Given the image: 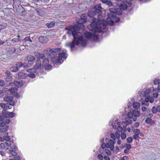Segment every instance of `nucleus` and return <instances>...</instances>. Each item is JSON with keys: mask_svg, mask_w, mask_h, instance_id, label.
<instances>
[{"mask_svg": "<svg viewBox=\"0 0 160 160\" xmlns=\"http://www.w3.org/2000/svg\"><path fill=\"white\" fill-rule=\"evenodd\" d=\"M152 90L150 88H149L146 90L145 91L146 95H148L151 92Z\"/></svg>", "mask_w": 160, "mask_h": 160, "instance_id": "obj_45", "label": "nucleus"}, {"mask_svg": "<svg viewBox=\"0 0 160 160\" xmlns=\"http://www.w3.org/2000/svg\"><path fill=\"white\" fill-rule=\"evenodd\" d=\"M24 40L26 42H27L28 41H30L31 42H32V41L31 39L29 37H26L24 39Z\"/></svg>", "mask_w": 160, "mask_h": 160, "instance_id": "obj_53", "label": "nucleus"}, {"mask_svg": "<svg viewBox=\"0 0 160 160\" xmlns=\"http://www.w3.org/2000/svg\"><path fill=\"white\" fill-rule=\"evenodd\" d=\"M139 135L138 134H135L132 136L133 138L136 140H137L138 138H139Z\"/></svg>", "mask_w": 160, "mask_h": 160, "instance_id": "obj_50", "label": "nucleus"}, {"mask_svg": "<svg viewBox=\"0 0 160 160\" xmlns=\"http://www.w3.org/2000/svg\"><path fill=\"white\" fill-rule=\"evenodd\" d=\"M13 98L12 96H7L4 98L3 99L5 101L7 102H10L9 105L13 106L15 105V102L13 101Z\"/></svg>", "mask_w": 160, "mask_h": 160, "instance_id": "obj_10", "label": "nucleus"}, {"mask_svg": "<svg viewBox=\"0 0 160 160\" xmlns=\"http://www.w3.org/2000/svg\"><path fill=\"white\" fill-rule=\"evenodd\" d=\"M84 37L87 38H91L92 37L93 38H95L96 39H98V36L96 35L93 34L91 33L88 32H86L83 34Z\"/></svg>", "mask_w": 160, "mask_h": 160, "instance_id": "obj_11", "label": "nucleus"}, {"mask_svg": "<svg viewBox=\"0 0 160 160\" xmlns=\"http://www.w3.org/2000/svg\"><path fill=\"white\" fill-rule=\"evenodd\" d=\"M7 113H8L7 116L9 118H12L15 116V114L13 112H9L7 111Z\"/></svg>", "mask_w": 160, "mask_h": 160, "instance_id": "obj_30", "label": "nucleus"}, {"mask_svg": "<svg viewBox=\"0 0 160 160\" xmlns=\"http://www.w3.org/2000/svg\"><path fill=\"white\" fill-rule=\"evenodd\" d=\"M140 103L138 102H134L133 104V107L136 109H138L140 107Z\"/></svg>", "mask_w": 160, "mask_h": 160, "instance_id": "obj_31", "label": "nucleus"}, {"mask_svg": "<svg viewBox=\"0 0 160 160\" xmlns=\"http://www.w3.org/2000/svg\"><path fill=\"white\" fill-rule=\"evenodd\" d=\"M115 143V142L113 140L110 139V141L109 142L110 145H114Z\"/></svg>", "mask_w": 160, "mask_h": 160, "instance_id": "obj_59", "label": "nucleus"}, {"mask_svg": "<svg viewBox=\"0 0 160 160\" xmlns=\"http://www.w3.org/2000/svg\"><path fill=\"white\" fill-rule=\"evenodd\" d=\"M126 137V134L124 133L123 132L121 134V138L122 139H124Z\"/></svg>", "mask_w": 160, "mask_h": 160, "instance_id": "obj_48", "label": "nucleus"}, {"mask_svg": "<svg viewBox=\"0 0 160 160\" xmlns=\"http://www.w3.org/2000/svg\"><path fill=\"white\" fill-rule=\"evenodd\" d=\"M104 10V8L101 6V3L97 4L94 5L92 11H89L88 15L90 18L97 16L98 18L101 19L102 17V14Z\"/></svg>", "mask_w": 160, "mask_h": 160, "instance_id": "obj_4", "label": "nucleus"}, {"mask_svg": "<svg viewBox=\"0 0 160 160\" xmlns=\"http://www.w3.org/2000/svg\"><path fill=\"white\" fill-rule=\"evenodd\" d=\"M126 149L129 150L132 148L131 145L129 144H125Z\"/></svg>", "mask_w": 160, "mask_h": 160, "instance_id": "obj_47", "label": "nucleus"}, {"mask_svg": "<svg viewBox=\"0 0 160 160\" xmlns=\"http://www.w3.org/2000/svg\"><path fill=\"white\" fill-rule=\"evenodd\" d=\"M6 125V122L4 121L0 122V127H3L5 126Z\"/></svg>", "mask_w": 160, "mask_h": 160, "instance_id": "obj_57", "label": "nucleus"}, {"mask_svg": "<svg viewBox=\"0 0 160 160\" xmlns=\"http://www.w3.org/2000/svg\"><path fill=\"white\" fill-rule=\"evenodd\" d=\"M119 122H118L117 124H118V126L117 128V129L118 131L119 132H121V133L122 132V131L123 130V128H122L121 126H119Z\"/></svg>", "mask_w": 160, "mask_h": 160, "instance_id": "obj_36", "label": "nucleus"}, {"mask_svg": "<svg viewBox=\"0 0 160 160\" xmlns=\"http://www.w3.org/2000/svg\"><path fill=\"white\" fill-rule=\"evenodd\" d=\"M8 51L10 54L14 53L15 52V49L14 47H10L8 49Z\"/></svg>", "mask_w": 160, "mask_h": 160, "instance_id": "obj_27", "label": "nucleus"}, {"mask_svg": "<svg viewBox=\"0 0 160 160\" xmlns=\"http://www.w3.org/2000/svg\"><path fill=\"white\" fill-rule=\"evenodd\" d=\"M18 78L19 79H23L26 78L27 77V74L22 72H19L18 73Z\"/></svg>", "mask_w": 160, "mask_h": 160, "instance_id": "obj_15", "label": "nucleus"}, {"mask_svg": "<svg viewBox=\"0 0 160 160\" xmlns=\"http://www.w3.org/2000/svg\"><path fill=\"white\" fill-rule=\"evenodd\" d=\"M8 103H0V106L3 109H6V106L7 105H8Z\"/></svg>", "mask_w": 160, "mask_h": 160, "instance_id": "obj_43", "label": "nucleus"}, {"mask_svg": "<svg viewBox=\"0 0 160 160\" xmlns=\"http://www.w3.org/2000/svg\"><path fill=\"white\" fill-rule=\"evenodd\" d=\"M133 132L136 133V134H138V135H139V133H140V130L138 129H134L133 131Z\"/></svg>", "mask_w": 160, "mask_h": 160, "instance_id": "obj_52", "label": "nucleus"}, {"mask_svg": "<svg viewBox=\"0 0 160 160\" xmlns=\"http://www.w3.org/2000/svg\"><path fill=\"white\" fill-rule=\"evenodd\" d=\"M100 1L103 4L107 5L109 7L112 5V2L110 0H100Z\"/></svg>", "mask_w": 160, "mask_h": 160, "instance_id": "obj_16", "label": "nucleus"}, {"mask_svg": "<svg viewBox=\"0 0 160 160\" xmlns=\"http://www.w3.org/2000/svg\"><path fill=\"white\" fill-rule=\"evenodd\" d=\"M27 76L30 78H34L35 77V75L33 73H31L27 74Z\"/></svg>", "mask_w": 160, "mask_h": 160, "instance_id": "obj_44", "label": "nucleus"}, {"mask_svg": "<svg viewBox=\"0 0 160 160\" xmlns=\"http://www.w3.org/2000/svg\"><path fill=\"white\" fill-rule=\"evenodd\" d=\"M48 58H44L42 62L43 69L44 68L45 70H50L52 67V65L49 63V61Z\"/></svg>", "mask_w": 160, "mask_h": 160, "instance_id": "obj_9", "label": "nucleus"}, {"mask_svg": "<svg viewBox=\"0 0 160 160\" xmlns=\"http://www.w3.org/2000/svg\"><path fill=\"white\" fill-rule=\"evenodd\" d=\"M35 56L38 58L37 59H40L43 58L45 57L44 54L40 53L39 52H37L36 53Z\"/></svg>", "mask_w": 160, "mask_h": 160, "instance_id": "obj_17", "label": "nucleus"}, {"mask_svg": "<svg viewBox=\"0 0 160 160\" xmlns=\"http://www.w3.org/2000/svg\"><path fill=\"white\" fill-rule=\"evenodd\" d=\"M151 121L152 119L148 117L146 118V119L145 121V122L149 124L151 122Z\"/></svg>", "mask_w": 160, "mask_h": 160, "instance_id": "obj_42", "label": "nucleus"}, {"mask_svg": "<svg viewBox=\"0 0 160 160\" xmlns=\"http://www.w3.org/2000/svg\"><path fill=\"white\" fill-rule=\"evenodd\" d=\"M55 24V22L52 21L50 23H47L46 24V26L49 28H51L53 27Z\"/></svg>", "mask_w": 160, "mask_h": 160, "instance_id": "obj_26", "label": "nucleus"}, {"mask_svg": "<svg viewBox=\"0 0 160 160\" xmlns=\"http://www.w3.org/2000/svg\"><path fill=\"white\" fill-rule=\"evenodd\" d=\"M97 19L93 17L92 18L89 17L88 19V21L91 22V20L92 22L90 25H88L87 28L90 31L94 32H97L98 31V22L97 21Z\"/></svg>", "mask_w": 160, "mask_h": 160, "instance_id": "obj_5", "label": "nucleus"}, {"mask_svg": "<svg viewBox=\"0 0 160 160\" xmlns=\"http://www.w3.org/2000/svg\"><path fill=\"white\" fill-rule=\"evenodd\" d=\"M14 96L15 97H16L17 98H18L20 96L18 92H16L14 94Z\"/></svg>", "mask_w": 160, "mask_h": 160, "instance_id": "obj_60", "label": "nucleus"}, {"mask_svg": "<svg viewBox=\"0 0 160 160\" xmlns=\"http://www.w3.org/2000/svg\"><path fill=\"white\" fill-rule=\"evenodd\" d=\"M118 7L112 8L109 9L110 12L116 13L118 15H121L122 14L123 10L127 9L128 6L124 1L119 0L116 2Z\"/></svg>", "mask_w": 160, "mask_h": 160, "instance_id": "obj_3", "label": "nucleus"}, {"mask_svg": "<svg viewBox=\"0 0 160 160\" xmlns=\"http://www.w3.org/2000/svg\"><path fill=\"white\" fill-rule=\"evenodd\" d=\"M148 97L149 99V102L151 103H152L154 101V98L153 97H150L149 95L148 96Z\"/></svg>", "mask_w": 160, "mask_h": 160, "instance_id": "obj_55", "label": "nucleus"}, {"mask_svg": "<svg viewBox=\"0 0 160 160\" xmlns=\"http://www.w3.org/2000/svg\"><path fill=\"white\" fill-rule=\"evenodd\" d=\"M5 74L6 76H7V77L11 76V73L9 71H8V70L6 71L5 72Z\"/></svg>", "mask_w": 160, "mask_h": 160, "instance_id": "obj_54", "label": "nucleus"}, {"mask_svg": "<svg viewBox=\"0 0 160 160\" xmlns=\"http://www.w3.org/2000/svg\"><path fill=\"white\" fill-rule=\"evenodd\" d=\"M12 78V76H8L7 77L5 78V80L7 82H10Z\"/></svg>", "mask_w": 160, "mask_h": 160, "instance_id": "obj_39", "label": "nucleus"}, {"mask_svg": "<svg viewBox=\"0 0 160 160\" xmlns=\"http://www.w3.org/2000/svg\"><path fill=\"white\" fill-rule=\"evenodd\" d=\"M47 39L46 37L40 36L39 38V41L42 43H45L46 42Z\"/></svg>", "mask_w": 160, "mask_h": 160, "instance_id": "obj_24", "label": "nucleus"}, {"mask_svg": "<svg viewBox=\"0 0 160 160\" xmlns=\"http://www.w3.org/2000/svg\"><path fill=\"white\" fill-rule=\"evenodd\" d=\"M28 62L29 64H31L35 59V58L33 56H30L28 57Z\"/></svg>", "mask_w": 160, "mask_h": 160, "instance_id": "obj_21", "label": "nucleus"}, {"mask_svg": "<svg viewBox=\"0 0 160 160\" xmlns=\"http://www.w3.org/2000/svg\"><path fill=\"white\" fill-rule=\"evenodd\" d=\"M97 21L98 22L97 32H104V31L103 30L105 29L108 26L107 22L104 20H103L102 18L101 19L98 18Z\"/></svg>", "mask_w": 160, "mask_h": 160, "instance_id": "obj_7", "label": "nucleus"}, {"mask_svg": "<svg viewBox=\"0 0 160 160\" xmlns=\"http://www.w3.org/2000/svg\"><path fill=\"white\" fill-rule=\"evenodd\" d=\"M12 8H4L2 10V12L5 14H9L11 12Z\"/></svg>", "mask_w": 160, "mask_h": 160, "instance_id": "obj_23", "label": "nucleus"}, {"mask_svg": "<svg viewBox=\"0 0 160 160\" xmlns=\"http://www.w3.org/2000/svg\"><path fill=\"white\" fill-rule=\"evenodd\" d=\"M5 121H4L6 122V124H9L10 122V119L8 118L7 116H6L5 117Z\"/></svg>", "mask_w": 160, "mask_h": 160, "instance_id": "obj_40", "label": "nucleus"}, {"mask_svg": "<svg viewBox=\"0 0 160 160\" xmlns=\"http://www.w3.org/2000/svg\"><path fill=\"white\" fill-rule=\"evenodd\" d=\"M10 153L11 154L12 156H16L17 155V152L15 151L14 150H10Z\"/></svg>", "mask_w": 160, "mask_h": 160, "instance_id": "obj_37", "label": "nucleus"}, {"mask_svg": "<svg viewBox=\"0 0 160 160\" xmlns=\"http://www.w3.org/2000/svg\"><path fill=\"white\" fill-rule=\"evenodd\" d=\"M34 67L36 69L42 70L43 69L42 65V64L40 60L37 59Z\"/></svg>", "mask_w": 160, "mask_h": 160, "instance_id": "obj_12", "label": "nucleus"}, {"mask_svg": "<svg viewBox=\"0 0 160 160\" xmlns=\"http://www.w3.org/2000/svg\"><path fill=\"white\" fill-rule=\"evenodd\" d=\"M4 139L5 140L9 141L10 140V137L8 135H6V136L4 137Z\"/></svg>", "mask_w": 160, "mask_h": 160, "instance_id": "obj_58", "label": "nucleus"}, {"mask_svg": "<svg viewBox=\"0 0 160 160\" xmlns=\"http://www.w3.org/2000/svg\"><path fill=\"white\" fill-rule=\"evenodd\" d=\"M65 29L68 31L67 32L68 34L69 35H72L73 37L72 42L65 44L66 46L70 48L71 51H72V48L75 47V45H78L80 43L83 47L86 45V40L83 39L82 33L78 32L79 28L78 25L75 24L66 27Z\"/></svg>", "mask_w": 160, "mask_h": 160, "instance_id": "obj_1", "label": "nucleus"}, {"mask_svg": "<svg viewBox=\"0 0 160 160\" xmlns=\"http://www.w3.org/2000/svg\"><path fill=\"white\" fill-rule=\"evenodd\" d=\"M8 91L12 93H13L15 92V90L13 88H11L8 90Z\"/></svg>", "mask_w": 160, "mask_h": 160, "instance_id": "obj_63", "label": "nucleus"}, {"mask_svg": "<svg viewBox=\"0 0 160 160\" xmlns=\"http://www.w3.org/2000/svg\"><path fill=\"white\" fill-rule=\"evenodd\" d=\"M10 70L12 72H16L18 70V68L16 66H12L10 68Z\"/></svg>", "mask_w": 160, "mask_h": 160, "instance_id": "obj_25", "label": "nucleus"}, {"mask_svg": "<svg viewBox=\"0 0 160 160\" xmlns=\"http://www.w3.org/2000/svg\"><path fill=\"white\" fill-rule=\"evenodd\" d=\"M89 17L88 14H83L81 15L80 17V19H77L76 21L78 23L76 25L79 28V30L80 29H82L84 26L83 23L86 22L88 20V17Z\"/></svg>", "mask_w": 160, "mask_h": 160, "instance_id": "obj_6", "label": "nucleus"}, {"mask_svg": "<svg viewBox=\"0 0 160 160\" xmlns=\"http://www.w3.org/2000/svg\"><path fill=\"white\" fill-rule=\"evenodd\" d=\"M135 0H121V1H124V2L129 6H131L132 2Z\"/></svg>", "mask_w": 160, "mask_h": 160, "instance_id": "obj_34", "label": "nucleus"}, {"mask_svg": "<svg viewBox=\"0 0 160 160\" xmlns=\"http://www.w3.org/2000/svg\"><path fill=\"white\" fill-rule=\"evenodd\" d=\"M139 102L141 103L142 105H144L147 106H149V103L148 102H145V101H144L143 100L142 98L140 99Z\"/></svg>", "mask_w": 160, "mask_h": 160, "instance_id": "obj_33", "label": "nucleus"}, {"mask_svg": "<svg viewBox=\"0 0 160 160\" xmlns=\"http://www.w3.org/2000/svg\"><path fill=\"white\" fill-rule=\"evenodd\" d=\"M98 159L100 160H102L103 158V157L102 155L100 154L98 155Z\"/></svg>", "mask_w": 160, "mask_h": 160, "instance_id": "obj_56", "label": "nucleus"}, {"mask_svg": "<svg viewBox=\"0 0 160 160\" xmlns=\"http://www.w3.org/2000/svg\"><path fill=\"white\" fill-rule=\"evenodd\" d=\"M141 109L142 111L143 112H146L147 110V108L144 106H142L141 108Z\"/></svg>", "mask_w": 160, "mask_h": 160, "instance_id": "obj_61", "label": "nucleus"}, {"mask_svg": "<svg viewBox=\"0 0 160 160\" xmlns=\"http://www.w3.org/2000/svg\"><path fill=\"white\" fill-rule=\"evenodd\" d=\"M24 82L22 80L21 81H14L13 83L15 86L16 87H21L23 86L24 84Z\"/></svg>", "mask_w": 160, "mask_h": 160, "instance_id": "obj_14", "label": "nucleus"}, {"mask_svg": "<svg viewBox=\"0 0 160 160\" xmlns=\"http://www.w3.org/2000/svg\"><path fill=\"white\" fill-rule=\"evenodd\" d=\"M0 147L1 148H2V149L5 148V144L4 143H2L0 144Z\"/></svg>", "mask_w": 160, "mask_h": 160, "instance_id": "obj_62", "label": "nucleus"}, {"mask_svg": "<svg viewBox=\"0 0 160 160\" xmlns=\"http://www.w3.org/2000/svg\"><path fill=\"white\" fill-rule=\"evenodd\" d=\"M35 10L37 14L40 16H42L43 15V11L42 10L38 8H37Z\"/></svg>", "mask_w": 160, "mask_h": 160, "instance_id": "obj_29", "label": "nucleus"}, {"mask_svg": "<svg viewBox=\"0 0 160 160\" xmlns=\"http://www.w3.org/2000/svg\"><path fill=\"white\" fill-rule=\"evenodd\" d=\"M5 84V82L2 80H0V86L3 87L4 86Z\"/></svg>", "mask_w": 160, "mask_h": 160, "instance_id": "obj_49", "label": "nucleus"}, {"mask_svg": "<svg viewBox=\"0 0 160 160\" xmlns=\"http://www.w3.org/2000/svg\"><path fill=\"white\" fill-rule=\"evenodd\" d=\"M127 141L128 143H131L132 141V139L131 137H128L127 138Z\"/></svg>", "mask_w": 160, "mask_h": 160, "instance_id": "obj_41", "label": "nucleus"}, {"mask_svg": "<svg viewBox=\"0 0 160 160\" xmlns=\"http://www.w3.org/2000/svg\"><path fill=\"white\" fill-rule=\"evenodd\" d=\"M105 153L108 155H111V153L110 150L108 149H105Z\"/></svg>", "mask_w": 160, "mask_h": 160, "instance_id": "obj_46", "label": "nucleus"}, {"mask_svg": "<svg viewBox=\"0 0 160 160\" xmlns=\"http://www.w3.org/2000/svg\"><path fill=\"white\" fill-rule=\"evenodd\" d=\"M140 114L139 111L134 110L130 111L127 114V116L129 118H132L133 120L135 122L137 120V118L139 117Z\"/></svg>", "mask_w": 160, "mask_h": 160, "instance_id": "obj_8", "label": "nucleus"}, {"mask_svg": "<svg viewBox=\"0 0 160 160\" xmlns=\"http://www.w3.org/2000/svg\"><path fill=\"white\" fill-rule=\"evenodd\" d=\"M110 137L113 140H116V137L113 133H112L110 134Z\"/></svg>", "mask_w": 160, "mask_h": 160, "instance_id": "obj_51", "label": "nucleus"}, {"mask_svg": "<svg viewBox=\"0 0 160 160\" xmlns=\"http://www.w3.org/2000/svg\"><path fill=\"white\" fill-rule=\"evenodd\" d=\"M15 65L18 67V68H21V67H23L24 68L25 67H26V66H27V65H26L25 63H22L21 62H17L15 64Z\"/></svg>", "mask_w": 160, "mask_h": 160, "instance_id": "obj_22", "label": "nucleus"}, {"mask_svg": "<svg viewBox=\"0 0 160 160\" xmlns=\"http://www.w3.org/2000/svg\"><path fill=\"white\" fill-rule=\"evenodd\" d=\"M130 118H125V122L122 121L121 123L122 124L124 125V124H126V126H127L129 125L130 124H131L132 122V121L130 119Z\"/></svg>", "mask_w": 160, "mask_h": 160, "instance_id": "obj_18", "label": "nucleus"}, {"mask_svg": "<svg viewBox=\"0 0 160 160\" xmlns=\"http://www.w3.org/2000/svg\"><path fill=\"white\" fill-rule=\"evenodd\" d=\"M120 20V18L118 17H117V16H116L113 20H110L111 22L109 24L111 26H112L113 25L114 22L117 23L119 22Z\"/></svg>", "mask_w": 160, "mask_h": 160, "instance_id": "obj_19", "label": "nucleus"}, {"mask_svg": "<svg viewBox=\"0 0 160 160\" xmlns=\"http://www.w3.org/2000/svg\"><path fill=\"white\" fill-rule=\"evenodd\" d=\"M7 109H3L2 112L1 114L3 116L5 117L6 116H7L8 113H7Z\"/></svg>", "mask_w": 160, "mask_h": 160, "instance_id": "obj_35", "label": "nucleus"}, {"mask_svg": "<svg viewBox=\"0 0 160 160\" xmlns=\"http://www.w3.org/2000/svg\"><path fill=\"white\" fill-rule=\"evenodd\" d=\"M110 12V13H108V17L111 20H113L118 14L112 12Z\"/></svg>", "mask_w": 160, "mask_h": 160, "instance_id": "obj_20", "label": "nucleus"}, {"mask_svg": "<svg viewBox=\"0 0 160 160\" xmlns=\"http://www.w3.org/2000/svg\"><path fill=\"white\" fill-rule=\"evenodd\" d=\"M7 27V24L6 23H4L1 22H0V30H2L6 28Z\"/></svg>", "mask_w": 160, "mask_h": 160, "instance_id": "obj_28", "label": "nucleus"}, {"mask_svg": "<svg viewBox=\"0 0 160 160\" xmlns=\"http://www.w3.org/2000/svg\"><path fill=\"white\" fill-rule=\"evenodd\" d=\"M60 48H53L52 49L48 48L44 51V52L46 54H48V58L51 59V61L54 64L56 67H58L57 65L62 63L63 61L62 58H66L67 57V54H63L61 53L58 54L57 52L61 50Z\"/></svg>", "mask_w": 160, "mask_h": 160, "instance_id": "obj_2", "label": "nucleus"}, {"mask_svg": "<svg viewBox=\"0 0 160 160\" xmlns=\"http://www.w3.org/2000/svg\"><path fill=\"white\" fill-rule=\"evenodd\" d=\"M8 128V126H6L4 127L0 128V131L1 132H0V134H1L3 133L4 135H8V133L6 132L7 131Z\"/></svg>", "mask_w": 160, "mask_h": 160, "instance_id": "obj_13", "label": "nucleus"}, {"mask_svg": "<svg viewBox=\"0 0 160 160\" xmlns=\"http://www.w3.org/2000/svg\"><path fill=\"white\" fill-rule=\"evenodd\" d=\"M152 111L153 113H156L157 112H158V110H157V107H156L155 106H153L152 109Z\"/></svg>", "mask_w": 160, "mask_h": 160, "instance_id": "obj_38", "label": "nucleus"}, {"mask_svg": "<svg viewBox=\"0 0 160 160\" xmlns=\"http://www.w3.org/2000/svg\"><path fill=\"white\" fill-rule=\"evenodd\" d=\"M11 142L9 141H7L5 142V144L7 146H10L11 145Z\"/></svg>", "mask_w": 160, "mask_h": 160, "instance_id": "obj_64", "label": "nucleus"}, {"mask_svg": "<svg viewBox=\"0 0 160 160\" xmlns=\"http://www.w3.org/2000/svg\"><path fill=\"white\" fill-rule=\"evenodd\" d=\"M138 94L141 97H145L146 96L145 91H139Z\"/></svg>", "mask_w": 160, "mask_h": 160, "instance_id": "obj_32", "label": "nucleus"}]
</instances>
